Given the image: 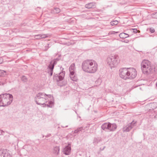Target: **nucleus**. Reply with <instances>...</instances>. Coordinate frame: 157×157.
Returning a JSON list of instances; mask_svg holds the SVG:
<instances>
[{"label":"nucleus","mask_w":157,"mask_h":157,"mask_svg":"<svg viewBox=\"0 0 157 157\" xmlns=\"http://www.w3.org/2000/svg\"><path fill=\"white\" fill-rule=\"evenodd\" d=\"M82 66L84 71L90 73L96 72L98 69L97 63L92 60H87L84 61L82 63Z\"/></svg>","instance_id":"obj_1"},{"label":"nucleus","mask_w":157,"mask_h":157,"mask_svg":"<svg viewBox=\"0 0 157 157\" xmlns=\"http://www.w3.org/2000/svg\"><path fill=\"white\" fill-rule=\"evenodd\" d=\"M47 96L46 94L44 93H39L36 95L35 98V101L36 103L39 105H42L43 107L47 106L48 107H52L54 102L52 101H48V104H46L45 102H47Z\"/></svg>","instance_id":"obj_2"},{"label":"nucleus","mask_w":157,"mask_h":157,"mask_svg":"<svg viewBox=\"0 0 157 157\" xmlns=\"http://www.w3.org/2000/svg\"><path fill=\"white\" fill-rule=\"evenodd\" d=\"M0 101L2 102V106H5L10 105L12 102L13 96L12 94H5L0 95Z\"/></svg>","instance_id":"obj_3"},{"label":"nucleus","mask_w":157,"mask_h":157,"mask_svg":"<svg viewBox=\"0 0 157 157\" xmlns=\"http://www.w3.org/2000/svg\"><path fill=\"white\" fill-rule=\"evenodd\" d=\"M119 62V56L117 55H111L108 56L107 58V63L111 69L117 67Z\"/></svg>","instance_id":"obj_4"},{"label":"nucleus","mask_w":157,"mask_h":157,"mask_svg":"<svg viewBox=\"0 0 157 157\" xmlns=\"http://www.w3.org/2000/svg\"><path fill=\"white\" fill-rule=\"evenodd\" d=\"M141 66L142 70L144 74L150 73L154 71V68L151 66L150 62L147 60H143Z\"/></svg>","instance_id":"obj_5"},{"label":"nucleus","mask_w":157,"mask_h":157,"mask_svg":"<svg viewBox=\"0 0 157 157\" xmlns=\"http://www.w3.org/2000/svg\"><path fill=\"white\" fill-rule=\"evenodd\" d=\"M101 128L105 131L113 132L116 129L117 126L115 123L112 124L109 122L105 123L101 126Z\"/></svg>","instance_id":"obj_6"},{"label":"nucleus","mask_w":157,"mask_h":157,"mask_svg":"<svg viewBox=\"0 0 157 157\" xmlns=\"http://www.w3.org/2000/svg\"><path fill=\"white\" fill-rule=\"evenodd\" d=\"M136 71L134 68H126V72H125L126 80L133 79L136 76Z\"/></svg>","instance_id":"obj_7"},{"label":"nucleus","mask_w":157,"mask_h":157,"mask_svg":"<svg viewBox=\"0 0 157 157\" xmlns=\"http://www.w3.org/2000/svg\"><path fill=\"white\" fill-rule=\"evenodd\" d=\"M65 75V71H62L59 74H56L55 73L53 75V79L56 82H59L62 81L63 80Z\"/></svg>","instance_id":"obj_8"},{"label":"nucleus","mask_w":157,"mask_h":157,"mask_svg":"<svg viewBox=\"0 0 157 157\" xmlns=\"http://www.w3.org/2000/svg\"><path fill=\"white\" fill-rule=\"evenodd\" d=\"M126 68H123L120 69L119 71V74L120 77L126 80V76L125 72H126Z\"/></svg>","instance_id":"obj_9"},{"label":"nucleus","mask_w":157,"mask_h":157,"mask_svg":"<svg viewBox=\"0 0 157 157\" xmlns=\"http://www.w3.org/2000/svg\"><path fill=\"white\" fill-rule=\"evenodd\" d=\"M71 144H68V145L65 147L63 149V152L64 154L66 155H69L71 152Z\"/></svg>","instance_id":"obj_10"},{"label":"nucleus","mask_w":157,"mask_h":157,"mask_svg":"<svg viewBox=\"0 0 157 157\" xmlns=\"http://www.w3.org/2000/svg\"><path fill=\"white\" fill-rule=\"evenodd\" d=\"M95 6V3L94 2L90 3L85 5V7L88 9L94 8Z\"/></svg>","instance_id":"obj_11"},{"label":"nucleus","mask_w":157,"mask_h":157,"mask_svg":"<svg viewBox=\"0 0 157 157\" xmlns=\"http://www.w3.org/2000/svg\"><path fill=\"white\" fill-rule=\"evenodd\" d=\"M75 65L74 63H73L71 64L69 68V70L70 74L75 73Z\"/></svg>","instance_id":"obj_12"},{"label":"nucleus","mask_w":157,"mask_h":157,"mask_svg":"<svg viewBox=\"0 0 157 157\" xmlns=\"http://www.w3.org/2000/svg\"><path fill=\"white\" fill-rule=\"evenodd\" d=\"M3 157H11V154L6 150H2Z\"/></svg>","instance_id":"obj_13"},{"label":"nucleus","mask_w":157,"mask_h":157,"mask_svg":"<svg viewBox=\"0 0 157 157\" xmlns=\"http://www.w3.org/2000/svg\"><path fill=\"white\" fill-rule=\"evenodd\" d=\"M71 79L73 81L76 82L78 80L77 77L75 75V73L70 74Z\"/></svg>","instance_id":"obj_14"},{"label":"nucleus","mask_w":157,"mask_h":157,"mask_svg":"<svg viewBox=\"0 0 157 157\" xmlns=\"http://www.w3.org/2000/svg\"><path fill=\"white\" fill-rule=\"evenodd\" d=\"M48 69H49V70L48 71V73L50 76L52 75L53 73V70L54 69V67H51L50 66H48Z\"/></svg>","instance_id":"obj_15"},{"label":"nucleus","mask_w":157,"mask_h":157,"mask_svg":"<svg viewBox=\"0 0 157 157\" xmlns=\"http://www.w3.org/2000/svg\"><path fill=\"white\" fill-rule=\"evenodd\" d=\"M132 129V127L129 125L126 126L123 128V131L124 132H128Z\"/></svg>","instance_id":"obj_16"},{"label":"nucleus","mask_w":157,"mask_h":157,"mask_svg":"<svg viewBox=\"0 0 157 157\" xmlns=\"http://www.w3.org/2000/svg\"><path fill=\"white\" fill-rule=\"evenodd\" d=\"M129 36L127 34L122 33L119 34L120 37L122 39H124L127 38Z\"/></svg>","instance_id":"obj_17"},{"label":"nucleus","mask_w":157,"mask_h":157,"mask_svg":"<svg viewBox=\"0 0 157 157\" xmlns=\"http://www.w3.org/2000/svg\"><path fill=\"white\" fill-rule=\"evenodd\" d=\"M53 152L56 155H58L59 151V147L56 146L54 148Z\"/></svg>","instance_id":"obj_18"},{"label":"nucleus","mask_w":157,"mask_h":157,"mask_svg":"<svg viewBox=\"0 0 157 157\" xmlns=\"http://www.w3.org/2000/svg\"><path fill=\"white\" fill-rule=\"evenodd\" d=\"M57 63V61H56V60L54 59L53 60H52L50 62V64L48 66H50L51 67H52L53 66L54 67V66Z\"/></svg>","instance_id":"obj_19"},{"label":"nucleus","mask_w":157,"mask_h":157,"mask_svg":"<svg viewBox=\"0 0 157 157\" xmlns=\"http://www.w3.org/2000/svg\"><path fill=\"white\" fill-rule=\"evenodd\" d=\"M36 38H44L48 37L47 35L46 34H40L36 35Z\"/></svg>","instance_id":"obj_20"},{"label":"nucleus","mask_w":157,"mask_h":157,"mask_svg":"<svg viewBox=\"0 0 157 157\" xmlns=\"http://www.w3.org/2000/svg\"><path fill=\"white\" fill-rule=\"evenodd\" d=\"M101 140L99 138H94L93 142V143L94 144H96L99 142H100Z\"/></svg>","instance_id":"obj_21"},{"label":"nucleus","mask_w":157,"mask_h":157,"mask_svg":"<svg viewBox=\"0 0 157 157\" xmlns=\"http://www.w3.org/2000/svg\"><path fill=\"white\" fill-rule=\"evenodd\" d=\"M7 72L5 71L0 70V77L5 76L7 74Z\"/></svg>","instance_id":"obj_22"},{"label":"nucleus","mask_w":157,"mask_h":157,"mask_svg":"<svg viewBox=\"0 0 157 157\" xmlns=\"http://www.w3.org/2000/svg\"><path fill=\"white\" fill-rule=\"evenodd\" d=\"M136 121H135L133 120L129 124V125L132 127V129L134 126H136Z\"/></svg>","instance_id":"obj_23"},{"label":"nucleus","mask_w":157,"mask_h":157,"mask_svg":"<svg viewBox=\"0 0 157 157\" xmlns=\"http://www.w3.org/2000/svg\"><path fill=\"white\" fill-rule=\"evenodd\" d=\"M136 121H135L133 120L129 124V125L132 127V129L134 126H136Z\"/></svg>","instance_id":"obj_24"},{"label":"nucleus","mask_w":157,"mask_h":157,"mask_svg":"<svg viewBox=\"0 0 157 157\" xmlns=\"http://www.w3.org/2000/svg\"><path fill=\"white\" fill-rule=\"evenodd\" d=\"M118 21L117 20H114L111 21L110 22L111 25H117L118 24Z\"/></svg>","instance_id":"obj_25"},{"label":"nucleus","mask_w":157,"mask_h":157,"mask_svg":"<svg viewBox=\"0 0 157 157\" xmlns=\"http://www.w3.org/2000/svg\"><path fill=\"white\" fill-rule=\"evenodd\" d=\"M151 17L153 18L157 19V12L152 13L151 15Z\"/></svg>","instance_id":"obj_26"},{"label":"nucleus","mask_w":157,"mask_h":157,"mask_svg":"<svg viewBox=\"0 0 157 157\" xmlns=\"http://www.w3.org/2000/svg\"><path fill=\"white\" fill-rule=\"evenodd\" d=\"M60 9L58 8H55L54 9V12L56 13H59L60 12Z\"/></svg>","instance_id":"obj_27"},{"label":"nucleus","mask_w":157,"mask_h":157,"mask_svg":"<svg viewBox=\"0 0 157 157\" xmlns=\"http://www.w3.org/2000/svg\"><path fill=\"white\" fill-rule=\"evenodd\" d=\"M82 128H78L77 129L75 130L74 132V133H77L81 131H82L81 129Z\"/></svg>","instance_id":"obj_28"},{"label":"nucleus","mask_w":157,"mask_h":157,"mask_svg":"<svg viewBox=\"0 0 157 157\" xmlns=\"http://www.w3.org/2000/svg\"><path fill=\"white\" fill-rule=\"evenodd\" d=\"M21 79H22V81H23L25 82H26V81L27 80V79L26 77V76H22V78H21Z\"/></svg>","instance_id":"obj_29"},{"label":"nucleus","mask_w":157,"mask_h":157,"mask_svg":"<svg viewBox=\"0 0 157 157\" xmlns=\"http://www.w3.org/2000/svg\"><path fill=\"white\" fill-rule=\"evenodd\" d=\"M149 30L150 33H152L155 32V29L153 28H151L149 29Z\"/></svg>","instance_id":"obj_30"},{"label":"nucleus","mask_w":157,"mask_h":157,"mask_svg":"<svg viewBox=\"0 0 157 157\" xmlns=\"http://www.w3.org/2000/svg\"><path fill=\"white\" fill-rule=\"evenodd\" d=\"M131 30H132L133 32L135 33H137L138 30L137 29H132Z\"/></svg>","instance_id":"obj_31"},{"label":"nucleus","mask_w":157,"mask_h":157,"mask_svg":"<svg viewBox=\"0 0 157 157\" xmlns=\"http://www.w3.org/2000/svg\"><path fill=\"white\" fill-rule=\"evenodd\" d=\"M49 44H47V46L45 47V51H47L50 47Z\"/></svg>","instance_id":"obj_32"},{"label":"nucleus","mask_w":157,"mask_h":157,"mask_svg":"<svg viewBox=\"0 0 157 157\" xmlns=\"http://www.w3.org/2000/svg\"><path fill=\"white\" fill-rule=\"evenodd\" d=\"M116 33L114 31H111L109 33L108 35H109L110 34H115Z\"/></svg>","instance_id":"obj_33"},{"label":"nucleus","mask_w":157,"mask_h":157,"mask_svg":"<svg viewBox=\"0 0 157 157\" xmlns=\"http://www.w3.org/2000/svg\"><path fill=\"white\" fill-rule=\"evenodd\" d=\"M80 128H82L81 129L82 131H81L82 132V131H83V130H84L86 129V128H88V127L87 126H86V127L83 126V127H80Z\"/></svg>","instance_id":"obj_34"},{"label":"nucleus","mask_w":157,"mask_h":157,"mask_svg":"<svg viewBox=\"0 0 157 157\" xmlns=\"http://www.w3.org/2000/svg\"><path fill=\"white\" fill-rule=\"evenodd\" d=\"M46 95H47V100L48 99V98H51L52 97V96L51 95H50V94H49V95H47L46 94Z\"/></svg>","instance_id":"obj_35"},{"label":"nucleus","mask_w":157,"mask_h":157,"mask_svg":"<svg viewBox=\"0 0 157 157\" xmlns=\"http://www.w3.org/2000/svg\"><path fill=\"white\" fill-rule=\"evenodd\" d=\"M1 134L0 135H3V133H4V132L2 130H0Z\"/></svg>","instance_id":"obj_36"},{"label":"nucleus","mask_w":157,"mask_h":157,"mask_svg":"<svg viewBox=\"0 0 157 157\" xmlns=\"http://www.w3.org/2000/svg\"><path fill=\"white\" fill-rule=\"evenodd\" d=\"M0 157H3V156H2V150H0Z\"/></svg>","instance_id":"obj_37"},{"label":"nucleus","mask_w":157,"mask_h":157,"mask_svg":"<svg viewBox=\"0 0 157 157\" xmlns=\"http://www.w3.org/2000/svg\"><path fill=\"white\" fill-rule=\"evenodd\" d=\"M51 134H48L45 137H49L50 136H51Z\"/></svg>","instance_id":"obj_38"},{"label":"nucleus","mask_w":157,"mask_h":157,"mask_svg":"<svg viewBox=\"0 0 157 157\" xmlns=\"http://www.w3.org/2000/svg\"><path fill=\"white\" fill-rule=\"evenodd\" d=\"M105 146H104V147L103 148H100V150L101 151H103L104 150V149L105 148Z\"/></svg>","instance_id":"obj_39"},{"label":"nucleus","mask_w":157,"mask_h":157,"mask_svg":"<svg viewBox=\"0 0 157 157\" xmlns=\"http://www.w3.org/2000/svg\"><path fill=\"white\" fill-rule=\"evenodd\" d=\"M129 41L128 40H124V41H123V42H125V43H128V42Z\"/></svg>","instance_id":"obj_40"},{"label":"nucleus","mask_w":157,"mask_h":157,"mask_svg":"<svg viewBox=\"0 0 157 157\" xmlns=\"http://www.w3.org/2000/svg\"><path fill=\"white\" fill-rule=\"evenodd\" d=\"M54 59L56 60L57 61H59V59L58 58H57L56 59Z\"/></svg>","instance_id":"obj_41"},{"label":"nucleus","mask_w":157,"mask_h":157,"mask_svg":"<svg viewBox=\"0 0 157 157\" xmlns=\"http://www.w3.org/2000/svg\"><path fill=\"white\" fill-rule=\"evenodd\" d=\"M60 69H61V70H62V71H63V69H63V67H60Z\"/></svg>","instance_id":"obj_42"},{"label":"nucleus","mask_w":157,"mask_h":157,"mask_svg":"<svg viewBox=\"0 0 157 157\" xmlns=\"http://www.w3.org/2000/svg\"><path fill=\"white\" fill-rule=\"evenodd\" d=\"M67 127V126H66L65 127ZM62 127H64V126H62Z\"/></svg>","instance_id":"obj_43"},{"label":"nucleus","mask_w":157,"mask_h":157,"mask_svg":"<svg viewBox=\"0 0 157 157\" xmlns=\"http://www.w3.org/2000/svg\"><path fill=\"white\" fill-rule=\"evenodd\" d=\"M156 86L157 87V83H156Z\"/></svg>","instance_id":"obj_44"}]
</instances>
